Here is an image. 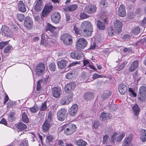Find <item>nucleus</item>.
I'll use <instances>...</instances> for the list:
<instances>
[{
  "label": "nucleus",
  "mask_w": 146,
  "mask_h": 146,
  "mask_svg": "<svg viewBox=\"0 0 146 146\" xmlns=\"http://www.w3.org/2000/svg\"><path fill=\"white\" fill-rule=\"evenodd\" d=\"M132 110L135 115L137 116L139 115L140 112V108L137 105L135 104L134 106L133 107Z\"/></svg>",
  "instance_id": "7c9ffc66"
},
{
  "label": "nucleus",
  "mask_w": 146,
  "mask_h": 146,
  "mask_svg": "<svg viewBox=\"0 0 146 146\" xmlns=\"http://www.w3.org/2000/svg\"><path fill=\"white\" fill-rule=\"evenodd\" d=\"M123 25L122 22L120 20L116 19L114 23V26L116 32L118 33L121 31V29Z\"/></svg>",
  "instance_id": "f8f14e48"
},
{
  "label": "nucleus",
  "mask_w": 146,
  "mask_h": 146,
  "mask_svg": "<svg viewBox=\"0 0 146 146\" xmlns=\"http://www.w3.org/2000/svg\"><path fill=\"white\" fill-rule=\"evenodd\" d=\"M56 66L55 63L54 62L50 63L49 66L50 69L52 71H54L56 69Z\"/></svg>",
  "instance_id": "a19ab883"
},
{
  "label": "nucleus",
  "mask_w": 146,
  "mask_h": 146,
  "mask_svg": "<svg viewBox=\"0 0 146 146\" xmlns=\"http://www.w3.org/2000/svg\"><path fill=\"white\" fill-rule=\"evenodd\" d=\"M42 83V81L41 80L38 81L37 82V86L36 90L37 91H40L41 89V84Z\"/></svg>",
  "instance_id": "8fccbe9b"
},
{
  "label": "nucleus",
  "mask_w": 146,
  "mask_h": 146,
  "mask_svg": "<svg viewBox=\"0 0 146 146\" xmlns=\"http://www.w3.org/2000/svg\"><path fill=\"white\" fill-rule=\"evenodd\" d=\"M69 6L70 11H73L76 10L78 7L77 5L76 4H73Z\"/></svg>",
  "instance_id": "a18cd8bd"
},
{
  "label": "nucleus",
  "mask_w": 146,
  "mask_h": 146,
  "mask_svg": "<svg viewBox=\"0 0 146 146\" xmlns=\"http://www.w3.org/2000/svg\"><path fill=\"white\" fill-rule=\"evenodd\" d=\"M117 135V133H113L112 136L111 140L110 141L111 143H113L114 142V140H115V136Z\"/></svg>",
  "instance_id": "680f3d73"
},
{
  "label": "nucleus",
  "mask_w": 146,
  "mask_h": 146,
  "mask_svg": "<svg viewBox=\"0 0 146 146\" xmlns=\"http://www.w3.org/2000/svg\"><path fill=\"white\" fill-rule=\"evenodd\" d=\"M140 31V30L139 28L137 27L132 30V32L134 35H137L139 33Z\"/></svg>",
  "instance_id": "c03bdc74"
},
{
  "label": "nucleus",
  "mask_w": 146,
  "mask_h": 146,
  "mask_svg": "<svg viewBox=\"0 0 146 146\" xmlns=\"http://www.w3.org/2000/svg\"><path fill=\"white\" fill-rule=\"evenodd\" d=\"M79 16L81 20L87 19L89 17V16L88 15L84 13H81L80 14Z\"/></svg>",
  "instance_id": "58836bf2"
},
{
  "label": "nucleus",
  "mask_w": 146,
  "mask_h": 146,
  "mask_svg": "<svg viewBox=\"0 0 146 146\" xmlns=\"http://www.w3.org/2000/svg\"><path fill=\"white\" fill-rule=\"evenodd\" d=\"M33 22L31 18L29 17H26L25 19L24 25L27 29L30 30L32 28Z\"/></svg>",
  "instance_id": "9d476101"
},
{
  "label": "nucleus",
  "mask_w": 146,
  "mask_h": 146,
  "mask_svg": "<svg viewBox=\"0 0 146 146\" xmlns=\"http://www.w3.org/2000/svg\"><path fill=\"white\" fill-rule=\"evenodd\" d=\"M91 28H92V25L91 23L88 21H84L81 23L80 26L81 30Z\"/></svg>",
  "instance_id": "5701e85b"
},
{
  "label": "nucleus",
  "mask_w": 146,
  "mask_h": 146,
  "mask_svg": "<svg viewBox=\"0 0 146 146\" xmlns=\"http://www.w3.org/2000/svg\"><path fill=\"white\" fill-rule=\"evenodd\" d=\"M62 93L60 89L57 87H55L52 89V93L53 96L54 97L58 98L59 97Z\"/></svg>",
  "instance_id": "6ab92c4d"
},
{
  "label": "nucleus",
  "mask_w": 146,
  "mask_h": 146,
  "mask_svg": "<svg viewBox=\"0 0 146 146\" xmlns=\"http://www.w3.org/2000/svg\"><path fill=\"white\" fill-rule=\"evenodd\" d=\"M62 129H64L65 134L67 135H70L76 131V126L75 125L70 123L64 125Z\"/></svg>",
  "instance_id": "f257e3e1"
},
{
  "label": "nucleus",
  "mask_w": 146,
  "mask_h": 146,
  "mask_svg": "<svg viewBox=\"0 0 146 146\" xmlns=\"http://www.w3.org/2000/svg\"><path fill=\"white\" fill-rule=\"evenodd\" d=\"M50 73L48 71L47 72V74L46 77L44 79V81L45 83H46L50 75Z\"/></svg>",
  "instance_id": "052dcab7"
},
{
  "label": "nucleus",
  "mask_w": 146,
  "mask_h": 146,
  "mask_svg": "<svg viewBox=\"0 0 146 146\" xmlns=\"http://www.w3.org/2000/svg\"><path fill=\"white\" fill-rule=\"evenodd\" d=\"M118 15L120 17H124L126 15V13L123 5H121L119 7L118 11Z\"/></svg>",
  "instance_id": "aec40b11"
},
{
  "label": "nucleus",
  "mask_w": 146,
  "mask_h": 146,
  "mask_svg": "<svg viewBox=\"0 0 146 146\" xmlns=\"http://www.w3.org/2000/svg\"><path fill=\"white\" fill-rule=\"evenodd\" d=\"M41 44L44 46H46L47 44V43L45 39L44 38H42L41 41Z\"/></svg>",
  "instance_id": "338daca9"
},
{
  "label": "nucleus",
  "mask_w": 146,
  "mask_h": 146,
  "mask_svg": "<svg viewBox=\"0 0 146 146\" xmlns=\"http://www.w3.org/2000/svg\"><path fill=\"white\" fill-rule=\"evenodd\" d=\"M75 86V83L73 82H70L65 87L64 90L66 93L70 95L71 93H73L72 91L74 90Z\"/></svg>",
  "instance_id": "1a4fd4ad"
},
{
  "label": "nucleus",
  "mask_w": 146,
  "mask_h": 146,
  "mask_svg": "<svg viewBox=\"0 0 146 146\" xmlns=\"http://www.w3.org/2000/svg\"><path fill=\"white\" fill-rule=\"evenodd\" d=\"M18 8V10L21 12H24L26 11L25 5L22 1H20L19 2Z\"/></svg>",
  "instance_id": "bb28decb"
},
{
  "label": "nucleus",
  "mask_w": 146,
  "mask_h": 146,
  "mask_svg": "<svg viewBox=\"0 0 146 146\" xmlns=\"http://www.w3.org/2000/svg\"><path fill=\"white\" fill-rule=\"evenodd\" d=\"M84 36L86 37L91 36L93 31L92 28L81 30Z\"/></svg>",
  "instance_id": "b1692460"
},
{
  "label": "nucleus",
  "mask_w": 146,
  "mask_h": 146,
  "mask_svg": "<svg viewBox=\"0 0 146 146\" xmlns=\"http://www.w3.org/2000/svg\"><path fill=\"white\" fill-rule=\"evenodd\" d=\"M1 30L5 35L9 37H12L13 36V33L11 31L9 28L6 26L2 27Z\"/></svg>",
  "instance_id": "dca6fc26"
},
{
  "label": "nucleus",
  "mask_w": 146,
  "mask_h": 146,
  "mask_svg": "<svg viewBox=\"0 0 146 146\" xmlns=\"http://www.w3.org/2000/svg\"><path fill=\"white\" fill-rule=\"evenodd\" d=\"M36 3L35 7V11L38 12L40 11L43 7V3L42 0H36Z\"/></svg>",
  "instance_id": "412c9836"
},
{
  "label": "nucleus",
  "mask_w": 146,
  "mask_h": 146,
  "mask_svg": "<svg viewBox=\"0 0 146 146\" xmlns=\"http://www.w3.org/2000/svg\"><path fill=\"white\" fill-rule=\"evenodd\" d=\"M30 111L33 113H35L38 110V108L36 106H34L33 107L31 108L30 109Z\"/></svg>",
  "instance_id": "3c124183"
},
{
  "label": "nucleus",
  "mask_w": 146,
  "mask_h": 146,
  "mask_svg": "<svg viewBox=\"0 0 146 146\" xmlns=\"http://www.w3.org/2000/svg\"><path fill=\"white\" fill-rule=\"evenodd\" d=\"M118 90L120 94L123 95L127 92V87L123 83L120 84L118 86Z\"/></svg>",
  "instance_id": "4be33fe9"
},
{
  "label": "nucleus",
  "mask_w": 146,
  "mask_h": 146,
  "mask_svg": "<svg viewBox=\"0 0 146 146\" xmlns=\"http://www.w3.org/2000/svg\"><path fill=\"white\" fill-rule=\"evenodd\" d=\"M22 121L25 123H27L29 121L27 115L25 112L23 113L22 114Z\"/></svg>",
  "instance_id": "f704fd0d"
},
{
  "label": "nucleus",
  "mask_w": 146,
  "mask_h": 146,
  "mask_svg": "<svg viewBox=\"0 0 146 146\" xmlns=\"http://www.w3.org/2000/svg\"><path fill=\"white\" fill-rule=\"evenodd\" d=\"M109 137L108 135H106L103 137V143L104 144H106L109 140Z\"/></svg>",
  "instance_id": "09e8293b"
},
{
  "label": "nucleus",
  "mask_w": 146,
  "mask_h": 146,
  "mask_svg": "<svg viewBox=\"0 0 146 146\" xmlns=\"http://www.w3.org/2000/svg\"><path fill=\"white\" fill-rule=\"evenodd\" d=\"M111 116L109 113L105 112H102L100 115V118L102 121H104L110 119Z\"/></svg>",
  "instance_id": "393cba45"
},
{
  "label": "nucleus",
  "mask_w": 146,
  "mask_h": 146,
  "mask_svg": "<svg viewBox=\"0 0 146 146\" xmlns=\"http://www.w3.org/2000/svg\"><path fill=\"white\" fill-rule=\"evenodd\" d=\"M97 26L98 29L100 30H104L106 27L104 23L100 21H97Z\"/></svg>",
  "instance_id": "2f4dec72"
},
{
  "label": "nucleus",
  "mask_w": 146,
  "mask_h": 146,
  "mask_svg": "<svg viewBox=\"0 0 146 146\" xmlns=\"http://www.w3.org/2000/svg\"><path fill=\"white\" fill-rule=\"evenodd\" d=\"M68 112L65 109L62 108L59 110L57 113L58 119L61 121H63L67 115Z\"/></svg>",
  "instance_id": "39448f33"
},
{
  "label": "nucleus",
  "mask_w": 146,
  "mask_h": 146,
  "mask_svg": "<svg viewBox=\"0 0 146 146\" xmlns=\"http://www.w3.org/2000/svg\"><path fill=\"white\" fill-rule=\"evenodd\" d=\"M52 21L54 23H59L60 19V15L59 13L55 12L51 16Z\"/></svg>",
  "instance_id": "4468645a"
},
{
  "label": "nucleus",
  "mask_w": 146,
  "mask_h": 146,
  "mask_svg": "<svg viewBox=\"0 0 146 146\" xmlns=\"http://www.w3.org/2000/svg\"><path fill=\"white\" fill-rule=\"evenodd\" d=\"M25 16L23 14L21 13L17 14V18L20 22H22L23 21Z\"/></svg>",
  "instance_id": "e433bc0d"
},
{
  "label": "nucleus",
  "mask_w": 146,
  "mask_h": 146,
  "mask_svg": "<svg viewBox=\"0 0 146 146\" xmlns=\"http://www.w3.org/2000/svg\"><path fill=\"white\" fill-rule=\"evenodd\" d=\"M46 103L47 102H46L42 103V105L40 109V111H44L47 110V108L46 105Z\"/></svg>",
  "instance_id": "c9c22d12"
},
{
  "label": "nucleus",
  "mask_w": 146,
  "mask_h": 146,
  "mask_svg": "<svg viewBox=\"0 0 146 146\" xmlns=\"http://www.w3.org/2000/svg\"><path fill=\"white\" fill-rule=\"evenodd\" d=\"M75 143L77 145L82 146H85L87 144L86 142L82 139L75 141Z\"/></svg>",
  "instance_id": "c756f323"
},
{
  "label": "nucleus",
  "mask_w": 146,
  "mask_h": 146,
  "mask_svg": "<svg viewBox=\"0 0 146 146\" xmlns=\"http://www.w3.org/2000/svg\"><path fill=\"white\" fill-rule=\"evenodd\" d=\"M58 68L60 69L64 68L68 64L67 62L65 60H61L57 63Z\"/></svg>",
  "instance_id": "cd10ccee"
},
{
  "label": "nucleus",
  "mask_w": 146,
  "mask_h": 146,
  "mask_svg": "<svg viewBox=\"0 0 146 146\" xmlns=\"http://www.w3.org/2000/svg\"><path fill=\"white\" fill-rule=\"evenodd\" d=\"M8 43L7 42H3L0 43V49H2Z\"/></svg>",
  "instance_id": "5fc2aeb1"
},
{
  "label": "nucleus",
  "mask_w": 146,
  "mask_h": 146,
  "mask_svg": "<svg viewBox=\"0 0 146 146\" xmlns=\"http://www.w3.org/2000/svg\"><path fill=\"white\" fill-rule=\"evenodd\" d=\"M138 96L142 101L145 100L146 98V87L143 86L140 88Z\"/></svg>",
  "instance_id": "0eeeda50"
},
{
  "label": "nucleus",
  "mask_w": 146,
  "mask_h": 146,
  "mask_svg": "<svg viewBox=\"0 0 146 146\" xmlns=\"http://www.w3.org/2000/svg\"><path fill=\"white\" fill-rule=\"evenodd\" d=\"M61 40L66 45H71L72 42V36L70 35L67 34H65L62 35L61 37Z\"/></svg>",
  "instance_id": "20e7f679"
},
{
  "label": "nucleus",
  "mask_w": 146,
  "mask_h": 146,
  "mask_svg": "<svg viewBox=\"0 0 146 146\" xmlns=\"http://www.w3.org/2000/svg\"><path fill=\"white\" fill-rule=\"evenodd\" d=\"M87 44V41L85 39L80 38L77 42L76 48L78 51L81 50L86 46Z\"/></svg>",
  "instance_id": "f03ea898"
},
{
  "label": "nucleus",
  "mask_w": 146,
  "mask_h": 146,
  "mask_svg": "<svg viewBox=\"0 0 146 146\" xmlns=\"http://www.w3.org/2000/svg\"><path fill=\"white\" fill-rule=\"evenodd\" d=\"M139 65V62L137 60H135L133 62L132 64L129 67V71L132 72L135 70L137 68Z\"/></svg>",
  "instance_id": "a878e982"
},
{
  "label": "nucleus",
  "mask_w": 146,
  "mask_h": 146,
  "mask_svg": "<svg viewBox=\"0 0 146 146\" xmlns=\"http://www.w3.org/2000/svg\"><path fill=\"white\" fill-rule=\"evenodd\" d=\"M129 91L131 94V96H134L136 97V94L135 92H134V91L132 90L131 88H129Z\"/></svg>",
  "instance_id": "69168bd1"
},
{
  "label": "nucleus",
  "mask_w": 146,
  "mask_h": 146,
  "mask_svg": "<svg viewBox=\"0 0 146 146\" xmlns=\"http://www.w3.org/2000/svg\"><path fill=\"white\" fill-rule=\"evenodd\" d=\"M52 8L53 7L52 5H47L45 6L44 9L49 13L52 10Z\"/></svg>",
  "instance_id": "ea45409f"
},
{
  "label": "nucleus",
  "mask_w": 146,
  "mask_h": 146,
  "mask_svg": "<svg viewBox=\"0 0 146 146\" xmlns=\"http://www.w3.org/2000/svg\"><path fill=\"white\" fill-rule=\"evenodd\" d=\"M133 76L134 79V80L136 81H138L140 79V77L139 76L138 74V72L137 71H135L133 74Z\"/></svg>",
  "instance_id": "79ce46f5"
},
{
  "label": "nucleus",
  "mask_w": 146,
  "mask_h": 146,
  "mask_svg": "<svg viewBox=\"0 0 146 146\" xmlns=\"http://www.w3.org/2000/svg\"><path fill=\"white\" fill-rule=\"evenodd\" d=\"M74 74L72 72L68 73L66 75V77L68 79H72L74 77Z\"/></svg>",
  "instance_id": "de8ad7c7"
},
{
  "label": "nucleus",
  "mask_w": 146,
  "mask_h": 146,
  "mask_svg": "<svg viewBox=\"0 0 146 146\" xmlns=\"http://www.w3.org/2000/svg\"><path fill=\"white\" fill-rule=\"evenodd\" d=\"M11 46L9 45L7 46L5 48L4 50V52L5 53H8L10 50Z\"/></svg>",
  "instance_id": "4d7b16f0"
},
{
  "label": "nucleus",
  "mask_w": 146,
  "mask_h": 146,
  "mask_svg": "<svg viewBox=\"0 0 146 146\" xmlns=\"http://www.w3.org/2000/svg\"><path fill=\"white\" fill-rule=\"evenodd\" d=\"M140 139L142 142L146 141V130L142 129L141 130Z\"/></svg>",
  "instance_id": "c85d7f7f"
},
{
  "label": "nucleus",
  "mask_w": 146,
  "mask_h": 146,
  "mask_svg": "<svg viewBox=\"0 0 146 146\" xmlns=\"http://www.w3.org/2000/svg\"><path fill=\"white\" fill-rule=\"evenodd\" d=\"M46 29L50 31L53 36L56 37L58 33L57 28L52 26L50 23H48L47 25Z\"/></svg>",
  "instance_id": "9b49d317"
},
{
  "label": "nucleus",
  "mask_w": 146,
  "mask_h": 146,
  "mask_svg": "<svg viewBox=\"0 0 146 146\" xmlns=\"http://www.w3.org/2000/svg\"><path fill=\"white\" fill-rule=\"evenodd\" d=\"M51 122L49 119H46L42 125V129L44 132L48 131L51 125Z\"/></svg>",
  "instance_id": "a211bd4d"
},
{
  "label": "nucleus",
  "mask_w": 146,
  "mask_h": 146,
  "mask_svg": "<svg viewBox=\"0 0 146 146\" xmlns=\"http://www.w3.org/2000/svg\"><path fill=\"white\" fill-rule=\"evenodd\" d=\"M117 106L114 104H110L109 106V109L111 111H115L117 110Z\"/></svg>",
  "instance_id": "4c0bfd02"
},
{
  "label": "nucleus",
  "mask_w": 146,
  "mask_h": 146,
  "mask_svg": "<svg viewBox=\"0 0 146 146\" xmlns=\"http://www.w3.org/2000/svg\"><path fill=\"white\" fill-rule=\"evenodd\" d=\"M28 141L26 140L23 141L20 144V146H28Z\"/></svg>",
  "instance_id": "6e6d98bb"
},
{
  "label": "nucleus",
  "mask_w": 146,
  "mask_h": 146,
  "mask_svg": "<svg viewBox=\"0 0 146 146\" xmlns=\"http://www.w3.org/2000/svg\"><path fill=\"white\" fill-rule=\"evenodd\" d=\"M45 69V66L44 64L41 63L38 64L35 70L36 74L38 76H41L43 75Z\"/></svg>",
  "instance_id": "423d86ee"
},
{
  "label": "nucleus",
  "mask_w": 146,
  "mask_h": 146,
  "mask_svg": "<svg viewBox=\"0 0 146 146\" xmlns=\"http://www.w3.org/2000/svg\"><path fill=\"white\" fill-rule=\"evenodd\" d=\"M27 126L22 122H20L17 125V128L19 130H23L26 129Z\"/></svg>",
  "instance_id": "473e14b6"
},
{
  "label": "nucleus",
  "mask_w": 146,
  "mask_h": 146,
  "mask_svg": "<svg viewBox=\"0 0 146 146\" xmlns=\"http://www.w3.org/2000/svg\"><path fill=\"white\" fill-rule=\"evenodd\" d=\"M74 30L76 34H79V30L76 25H74Z\"/></svg>",
  "instance_id": "0e129e2a"
},
{
  "label": "nucleus",
  "mask_w": 146,
  "mask_h": 146,
  "mask_svg": "<svg viewBox=\"0 0 146 146\" xmlns=\"http://www.w3.org/2000/svg\"><path fill=\"white\" fill-rule=\"evenodd\" d=\"M108 35L109 36H111L114 35V33L113 32V30L111 27L109 28L108 31Z\"/></svg>",
  "instance_id": "bf43d9fd"
},
{
  "label": "nucleus",
  "mask_w": 146,
  "mask_h": 146,
  "mask_svg": "<svg viewBox=\"0 0 146 146\" xmlns=\"http://www.w3.org/2000/svg\"><path fill=\"white\" fill-rule=\"evenodd\" d=\"M94 96V95L92 92H86L84 95V99L85 100L88 102L93 99Z\"/></svg>",
  "instance_id": "f3484780"
},
{
  "label": "nucleus",
  "mask_w": 146,
  "mask_h": 146,
  "mask_svg": "<svg viewBox=\"0 0 146 146\" xmlns=\"http://www.w3.org/2000/svg\"><path fill=\"white\" fill-rule=\"evenodd\" d=\"M125 66V63L123 62L120 64L119 67L116 70L117 71H119L123 69Z\"/></svg>",
  "instance_id": "13d9d810"
},
{
  "label": "nucleus",
  "mask_w": 146,
  "mask_h": 146,
  "mask_svg": "<svg viewBox=\"0 0 146 146\" xmlns=\"http://www.w3.org/2000/svg\"><path fill=\"white\" fill-rule=\"evenodd\" d=\"M99 125V122L98 121L96 120L94 121V123L93 125V127L95 129H97Z\"/></svg>",
  "instance_id": "603ef678"
},
{
  "label": "nucleus",
  "mask_w": 146,
  "mask_h": 146,
  "mask_svg": "<svg viewBox=\"0 0 146 146\" xmlns=\"http://www.w3.org/2000/svg\"><path fill=\"white\" fill-rule=\"evenodd\" d=\"M78 109V106L77 104H74L73 105L69 110V114L71 116H73L76 114Z\"/></svg>",
  "instance_id": "2eb2a0df"
},
{
  "label": "nucleus",
  "mask_w": 146,
  "mask_h": 146,
  "mask_svg": "<svg viewBox=\"0 0 146 146\" xmlns=\"http://www.w3.org/2000/svg\"><path fill=\"white\" fill-rule=\"evenodd\" d=\"M125 134L124 133H122L120 135H119L117 137H115V140L117 142H120L122 139L125 136Z\"/></svg>",
  "instance_id": "72a5a7b5"
},
{
  "label": "nucleus",
  "mask_w": 146,
  "mask_h": 146,
  "mask_svg": "<svg viewBox=\"0 0 146 146\" xmlns=\"http://www.w3.org/2000/svg\"><path fill=\"white\" fill-rule=\"evenodd\" d=\"M53 114V112H51V111H50L48 113V119H49V120H50V121H51Z\"/></svg>",
  "instance_id": "e2e57ef3"
},
{
  "label": "nucleus",
  "mask_w": 146,
  "mask_h": 146,
  "mask_svg": "<svg viewBox=\"0 0 146 146\" xmlns=\"http://www.w3.org/2000/svg\"><path fill=\"white\" fill-rule=\"evenodd\" d=\"M73 96V93H71L70 95L64 96L60 100V102L61 105H65L70 104L72 100Z\"/></svg>",
  "instance_id": "7ed1b4c3"
},
{
  "label": "nucleus",
  "mask_w": 146,
  "mask_h": 146,
  "mask_svg": "<svg viewBox=\"0 0 146 146\" xmlns=\"http://www.w3.org/2000/svg\"><path fill=\"white\" fill-rule=\"evenodd\" d=\"M46 139L48 140V141L50 142L52 140H53L54 138L52 136L49 135L46 137Z\"/></svg>",
  "instance_id": "774afa93"
},
{
  "label": "nucleus",
  "mask_w": 146,
  "mask_h": 146,
  "mask_svg": "<svg viewBox=\"0 0 146 146\" xmlns=\"http://www.w3.org/2000/svg\"><path fill=\"white\" fill-rule=\"evenodd\" d=\"M15 115V113L14 112H11L9 116V120L11 121H13L15 120L14 115Z\"/></svg>",
  "instance_id": "49530a36"
},
{
  "label": "nucleus",
  "mask_w": 146,
  "mask_h": 146,
  "mask_svg": "<svg viewBox=\"0 0 146 146\" xmlns=\"http://www.w3.org/2000/svg\"><path fill=\"white\" fill-rule=\"evenodd\" d=\"M100 4L104 7H107L108 6V3L106 0H101L100 2Z\"/></svg>",
  "instance_id": "37998d69"
},
{
  "label": "nucleus",
  "mask_w": 146,
  "mask_h": 146,
  "mask_svg": "<svg viewBox=\"0 0 146 146\" xmlns=\"http://www.w3.org/2000/svg\"><path fill=\"white\" fill-rule=\"evenodd\" d=\"M97 7L95 5L88 4L84 8V11L88 14H92L96 12Z\"/></svg>",
  "instance_id": "6e6552de"
},
{
  "label": "nucleus",
  "mask_w": 146,
  "mask_h": 146,
  "mask_svg": "<svg viewBox=\"0 0 146 146\" xmlns=\"http://www.w3.org/2000/svg\"><path fill=\"white\" fill-rule=\"evenodd\" d=\"M133 135L132 134L129 135L123 140L122 146H129L133 139Z\"/></svg>",
  "instance_id": "ddd939ff"
},
{
  "label": "nucleus",
  "mask_w": 146,
  "mask_h": 146,
  "mask_svg": "<svg viewBox=\"0 0 146 146\" xmlns=\"http://www.w3.org/2000/svg\"><path fill=\"white\" fill-rule=\"evenodd\" d=\"M102 77H103L101 75L98 74L97 73H94L92 75V78L94 79Z\"/></svg>",
  "instance_id": "864d4df0"
}]
</instances>
